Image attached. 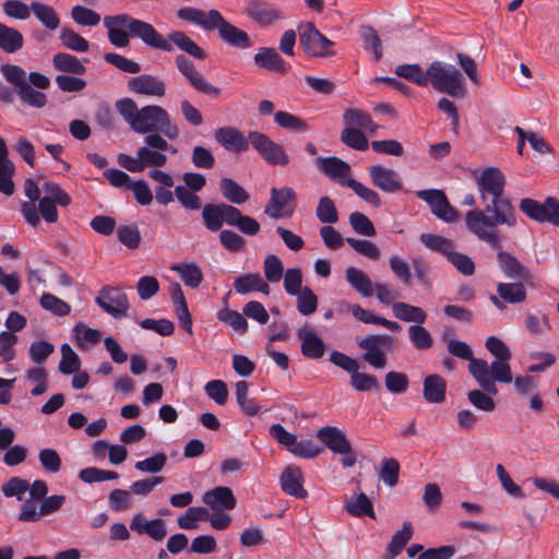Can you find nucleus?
<instances>
[{"label": "nucleus", "mask_w": 559, "mask_h": 559, "mask_svg": "<svg viewBox=\"0 0 559 559\" xmlns=\"http://www.w3.org/2000/svg\"><path fill=\"white\" fill-rule=\"evenodd\" d=\"M479 199L491 202L485 209H474L466 213V228L480 241L490 248L498 249L502 239L497 226L515 227L518 224L516 210L508 198H503L506 176L498 167H486L475 178Z\"/></svg>", "instance_id": "nucleus-1"}, {"label": "nucleus", "mask_w": 559, "mask_h": 559, "mask_svg": "<svg viewBox=\"0 0 559 559\" xmlns=\"http://www.w3.org/2000/svg\"><path fill=\"white\" fill-rule=\"evenodd\" d=\"M103 25L107 29L109 43L117 48H124L129 46L131 38H136L151 48L167 52L173 50L171 45L152 24L128 13L106 15Z\"/></svg>", "instance_id": "nucleus-2"}, {"label": "nucleus", "mask_w": 559, "mask_h": 559, "mask_svg": "<svg viewBox=\"0 0 559 559\" xmlns=\"http://www.w3.org/2000/svg\"><path fill=\"white\" fill-rule=\"evenodd\" d=\"M117 111L130 128L139 134L163 133L169 140L179 136V128L170 120L166 109L158 105H146L141 109L131 98H122L116 103Z\"/></svg>", "instance_id": "nucleus-3"}, {"label": "nucleus", "mask_w": 559, "mask_h": 559, "mask_svg": "<svg viewBox=\"0 0 559 559\" xmlns=\"http://www.w3.org/2000/svg\"><path fill=\"white\" fill-rule=\"evenodd\" d=\"M180 20L190 22L206 32L217 31L221 39L237 48L250 47L248 34L227 22L219 11H203L193 7H183L177 11Z\"/></svg>", "instance_id": "nucleus-4"}, {"label": "nucleus", "mask_w": 559, "mask_h": 559, "mask_svg": "<svg viewBox=\"0 0 559 559\" xmlns=\"http://www.w3.org/2000/svg\"><path fill=\"white\" fill-rule=\"evenodd\" d=\"M168 142L160 133H151L144 138V145L139 147L135 156L120 153L118 164L131 171L141 173L146 168H160L167 164Z\"/></svg>", "instance_id": "nucleus-5"}, {"label": "nucleus", "mask_w": 559, "mask_h": 559, "mask_svg": "<svg viewBox=\"0 0 559 559\" xmlns=\"http://www.w3.org/2000/svg\"><path fill=\"white\" fill-rule=\"evenodd\" d=\"M204 226L211 231H217L226 223L238 228L247 236H255L260 231V224L253 217L243 215L239 209L231 204H205L202 209Z\"/></svg>", "instance_id": "nucleus-6"}, {"label": "nucleus", "mask_w": 559, "mask_h": 559, "mask_svg": "<svg viewBox=\"0 0 559 559\" xmlns=\"http://www.w3.org/2000/svg\"><path fill=\"white\" fill-rule=\"evenodd\" d=\"M436 91L454 98H464L467 94L463 73L451 63L432 61L428 66V85Z\"/></svg>", "instance_id": "nucleus-7"}, {"label": "nucleus", "mask_w": 559, "mask_h": 559, "mask_svg": "<svg viewBox=\"0 0 559 559\" xmlns=\"http://www.w3.org/2000/svg\"><path fill=\"white\" fill-rule=\"evenodd\" d=\"M447 349L451 355L468 361V371L480 389H484L491 394L498 393L497 384H492L487 377V360L475 358L473 356V350L467 343L456 338H451L447 343Z\"/></svg>", "instance_id": "nucleus-8"}, {"label": "nucleus", "mask_w": 559, "mask_h": 559, "mask_svg": "<svg viewBox=\"0 0 559 559\" xmlns=\"http://www.w3.org/2000/svg\"><path fill=\"white\" fill-rule=\"evenodd\" d=\"M356 343L364 350L362 360L374 369L385 368L388 355L396 347V340L389 334H370Z\"/></svg>", "instance_id": "nucleus-9"}, {"label": "nucleus", "mask_w": 559, "mask_h": 559, "mask_svg": "<svg viewBox=\"0 0 559 559\" xmlns=\"http://www.w3.org/2000/svg\"><path fill=\"white\" fill-rule=\"evenodd\" d=\"M486 348L495 356V360L490 364L487 362V377L496 384L511 383L512 371L510 359L512 357L511 350L507 344L497 336H489L485 343Z\"/></svg>", "instance_id": "nucleus-10"}, {"label": "nucleus", "mask_w": 559, "mask_h": 559, "mask_svg": "<svg viewBox=\"0 0 559 559\" xmlns=\"http://www.w3.org/2000/svg\"><path fill=\"white\" fill-rule=\"evenodd\" d=\"M317 438L333 453L343 455V467H353L357 455L346 433L335 426H324L317 431Z\"/></svg>", "instance_id": "nucleus-11"}, {"label": "nucleus", "mask_w": 559, "mask_h": 559, "mask_svg": "<svg viewBox=\"0 0 559 559\" xmlns=\"http://www.w3.org/2000/svg\"><path fill=\"white\" fill-rule=\"evenodd\" d=\"M249 142L269 165L284 167L289 164V156L286 154L284 146L273 141L265 133L250 131Z\"/></svg>", "instance_id": "nucleus-12"}, {"label": "nucleus", "mask_w": 559, "mask_h": 559, "mask_svg": "<svg viewBox=\"0 0 559 559\" xmlns=\"http://www.w3.org/2000/svg\"><path fill=\"white\" fill-rule=\"evenodd\" d=\"M519 207L533 221L559 227V201L555 198H547L543 203L525 198L520 201Z\"/></svg>", "instance_id": "nucleus-13"}, {"label": "nucleus", "mask_w": 559, "mask_h": 559, "mask_svg": "<svg viewBox=\"0 0 559 559\" xmlns=\"http://www.w3.org/2000/svg\"><path fill=\"white\" fill-rule=\"evenodd\" d=\"M264 213L271 218L290 217L296 209L297 195L293 188H272Z\"/></svg>", "instance_id": "nucleus-14"}, {"label": "nucleus", "mask_w": 559, "mask_h": 559, "mask_svg": "<svg viewBox=\"0 0 559 559\" xmlns=\"http://www.w3.org/2000/svg\"><path fill=\"white\" fill-rule=\"evenodd\" d=\"M299 41L304 50L312 57L333 56L334 43L321 34L312 23L300 27Z\"/></svg>", "instance_id": "nucleus-15"}, {"label": "nucleus", "mask_w": 559, "mask_h": 559, "mask_svg": "<svg viewBox=\"0 0 559 559\" xmlns=\"http://www.w3.org/2000/svg\"><path fill=\"white\" fill-rule=\"evenodd\" d=\"M416 195L429 205L432 214L439 219L445 223L457 221L459 212L450 204L443 191L437 189L419 190Z\"/></svg>", "instance_id": "nucleus-16"}, {"label": "nucleus", "mask_w": 559, "mask_h": 559, "mask_svg": "<svg viewBox=\"0 0 559 559\" xmlns=\"http://www.w3.org/2000/svg\"><path fill=\"white\" fill-rule=\"evenodd\" d=\"M175 64L178 71L186 78L192 87L205 95L218 97L222 90L205 80V78L195 69L193 62L183 55L175 58Z\"/></svg>", "instance_id": "nucleus-17"}, {"label": "nucleus", "mask_w": 559, "mask_h": 559, "mask_svg": "<svg viewBox=\"0 0 559 559\" xmlns=\"http://www.w3.org/2000/svg\"><path fill=\"white\" fill-rule=\"evenodd\" d=\"M96 304L116 319L126 317L129 309L127 295L118 288H103Z\"/></svg>", "instance_id": "nucleus-18"}, {"label": "nucleus", "mask_w": 559, "mask_h": 559, "mask_svg": "<svg viewBox=\"0 0 559 559\" xmlns=\"http://www.w3.org/2000/svg\"><path fill=\"white\" fill-rule=\"evenodd\" d=\"M526 288L522 283H499L497 295H490L489 300L497 309L504 310L506 304H521L526 300Z\"/></svg>", "instance_id": "nucleus-19"}, {"label": "nucleus", "mask_w": 559, "mask_h": 559, "mask_svg": "<svg viewBox=\"0 0 559 559\" xmlns=\"http://www.w3.org/2000/svg\"><path fill=\"white\" fill-rule=\"evenodd\" d=\"M372 185L386 193H394L403 188L401 176L391 168L377 164L369 168Z\"/></svg>", "instance_id": "nucleus-20"}, {"label": "nucleus", "mask_w": 559, "mask_h": 559, "mask_svg": "<svg viewBox=\"0 0 559 559\" xmlns=\"http://www.w3.org/2000/svg\"><path fill=\"white\" fill-rule=\"evenodd\" d=\"M316 166L318 169L323 173L326 177H329L334 182H337L341 186H346V182L352 179L350 178V166L348 163L343 159L329 156V157H317Z\"/></svg>", "instance_id": "nucleus-21"}, {"label": "nucleus", "mask_w": 559, "mask_h": 559, "mask_svg": "<svg viewBox=\"0 0 559 559\" xmlns=\"http://www.w3.org/2000/svg\"><path fill=\"white\" fill-rule=\"evenodd\" d=\"M247 15L255 23L265 26L275 21L284 19L282 10L275 5L262 0H251L246 7Z\"/></svg>", "instance_id": "nucleus-22"}, {"label": "nucleus", "mask_w": 559, "mask_h": 559, "mask_svg": "<svg viewBox=\"0 0 559 559\" xmlns=\"http://www.w3.org/2000/svg\"><path fill=\"white\" fill-rule=\"evenodd\" d=\"M214 138L226 151L233 153L246 152L250 146L249 135L246 138L242 132L235 127H222L216 129Z\"/></svg>", "instance_id": "nucleus-23"}, {"label": "nucleus", "mask_w": 559, "mask_h": 559, "mask_svg": "<svg viewBox=\"0 0 559 559\" xmlns=\"http://www.w3.org/2000/svg\"><path fill=\"white\" fill-rule=\"evenodd\" d=\"M128 87L132 93L153 96L164 97L166 94V84L163 80L152 74H140L128 81Z\"/></svg>", "instance_id": "nucleus-24"}, {"label": "nucleus", "mask_w": 559, "mask_h": 559, "mask_svg": "<svg viewBox=\"0 0 559 559\" xmlns=\"http://www.w3.org/2000/svg\"><path fill=\"white\" fill-rule=\"evenodd\" d=\"M130 530L139 535H147L156 542L163 540L167 535L166 523L162 519L146 520L142 513L133 516Z\"/></svg>", "instance_id": "nucleus-25"}, {"label": "nucleus", "mask_w": 559, "mask_h": 559, "mask_svg": "<svg viewBox=\"0 0 559 559\" xmlns=\"http://www.w3.org/2000/svg\"><path fill=\"white\" fill-rule=\"evenodd\" d=\"M202 501L215 512L230 511L236 507V498L229 487L217 486L212 490L206 491Z\"/></svg>", "instance_id": "nucleus-26"}, {"label": "nucleus", "mask_w": 559, "mask_h": 559, "mask_svg": "<svg viewBox=\"0 0 559 559\" xmlns=\"http://www.w3.org/2000/svg\"><path fill=\"white\" fill-rule=\"evenodd\" d=\"M281 487L284 492L296 498L307 497L304 488V476L301 469L295 465H288L281 474Z\"/></svg>", "instance_id": "nucleus-27"}, {"label": "nucleus", "mask_w": 559, "mask_h": 559, "mask_svg": "<svg viewBox=\"0 0 559 559\" xmlns=\"http://www.w3.org/2000/svg\"><path fill=\"white\" fill-rule=\"evenodd\" d=\"M297 336L301 341V353L305 357L319 359L324 355L325 345L323 341L308 326L299 328Z\"/></svg>", "instance_id": "nucleus-28"}, {"label": "nucleus", "mask_w": 559, "mask_h": 559, "mask_svg": "<svg viewBox=\"0 0 559 559\" xmlns=\"http://www.w3.org/2000/svg\"><path fill=\"white\" fill-rule=\"evenodd\" d=\"M24 192L28 198V202L24 201L21 204V213L24 219L33 227L38 226L39 224V215L37 213V207L35 205V201H39L40 191L37 185L32 179H26L24 182Z\"/></svg>", "instance_id": "nucleus-29"}, {"label": "nucleus", "mask_w": 559, "mask_h": 559, "mask_svg": "<svg viewBox=\"0 0 559 559\" xmlns=\"http://www.w3.org/2000/svg\"><path fill=\"white\" fill-rule=\"evenodd\" d=\"M253 60L259 68L271 72L284 74L288 70L286 62L274 48H260L254 55Z\"/></svg>", "instance_id": "nucleus-30"}, {"label": "nucleus", "mask_w": 559, "mask_h": 559, "mask_svg": "<svg viewBox=\"0 0 559 559\" xmlns=\"http://www.w3.org/2000/svg\"><path fill=\"white\" fill-rule=\"evenodd\" d=\"M498 248L497 260L498 266L502 273L512 280H524L528 275V270L510 252Z\"/></svg>", "instance_id": "nucleus-31"}, {"label": "nucleus", "mask_w": 559, "mask_h": 559, "mask_svg": "<svg viewBox=\"0 0 559 559\" xmlns=\"http://www.w3.org/2000/svg\"><path fill=\"white\" fill-rule=\"evenodd\" d=\"M234 289L237 294L246 295L251 292L270 294V286L259 273H249L237 277L234 282Z\"/></svg>", "instance_id": "nucleus-32"}, {"label": "nucleus", "mask_w": 559, "mask_h": 559, "mask_svg": "<svg viewBox=\"0 0 559 559\" xmlns=\"http://www.w3.org/2000/svg\"><path fill=\"white\" fill-rule=\"evenodd\" d=\"M345 277L349 286L362 297L373 295L374 284L362 270L349 266L345 271Z\"/></svg>", "instance_id": "nucleus-33"}, {"label": "nucleus", "mask_w": 559, "mask_h": 559, "mask_svg": "<svg viewBox=\"0 0 559 559\" xmlns=\"http://www.w3.org/2000/svg\"><path fill=\"white\" fill-rule=\"evenodd\" d=\"M424 397L428 403L439 404L445 400L447 382L439 374H429L424 379Z\"/></svg>", "instance_id": "nucleus-34"}, {"label": "nucleus", "mask_w": 559, "mask_h": 559, "mask_svg": "<svg viewBox=\"0 0 559 559\" xmlns=\"http://www.w3.org/2000/svg\"><path fill=\"white\" fill-rule=\"evenodd\" d=\"M343 121L347 127L360 128L371 134L376 133L379 128L369 114L357 108L346 109L343 114Z\"/></svg>", "instance_id": "nucleus-35"}, {"label": "nucleus", "mask_w": 559, "mask_h": 559, "mask_svg": "<svg viewBox=\"0 0 559 559\" xmlns=\"http://www.w3.org/2000/svg\"><path fill=\"white\" fill-rule=\"evenodd\" d=\"M166 40L173 44L180 50L187 52L195 59L204 60L206 58L205 51L198 46V44L181 31H174L168 34Z\"/></svg>", "instance_id": "nucleus-36"}, {"label": "nucleus", "mask_w": 559, "mask_h": 559, "mask_svg": "<svg viewBox=\"0 0 559 559\" xmlns=\"http://www.w3.org/2000/svg\"><path fill=\"white\" fill-rule=\"evenodd\" d=\"M392 312L396 319L404 322L424 324L427 320V313L423 308L403 301L394 302L392 305Z\"/></svg>", "instance_id": "nucleus-37"}, {"label": "nucleus", "mask_w": 559, "mask_h": 559, "mask_svg": "<svg viewBox=\"0 0 559 559\" xmlns=\"http://www.w3.org/2000/svg\"><path fill=\"white\" fill-rule=\"evenodd\" d=\"M218 187L223 198L231 204H243L250 198L248 191L231 178H222Z\"/></svg>", "instance_id": "nucleus-38"}, {"label": "nucleus", "mask_w": 559, "mask_h": 559, "mask_svg": "<svg viewBox=\"0 0 559 559\" xmlns=\"http://www.w3.org/2000/svg\"><path fill=\"white\" fill-rule=\"evenodd\" d=\"M24 45V37L22 33L10 27L3 23H0V49L7 53H14L22 49Z\"/></svg>", "instance_id": "nucleus-39"}, {"label": "nucleus", "mask_w": 559, "mask_h": 559, "mask_svg": "<svg viewBox=\"0 0 559 559\" xmlns=\"http://www.w3.org/2000/svg\"><path fill=\"white\" fill-rule=\"evenodd\" d=\"M346 512L356 518L369 516L376 519V513L370 499L366 493L360 492L358 496L349 498L344 506Z\"/></svg>", "instance_id": "nucleus-40"}, {"label": "nucleus", "mask_w": 559, "mask_h": 559, "mask_svg": "<svg viewBox=\"0 0 559 559\" xmlns=\"http://www.w3.org/2000/svg\"><path fill=\"white\" fill-rule=\"evenodd\" d=\"M32 13L48 29L56 31L60 19L53 7L38 1L32 2Z\"/></svg>", "instance_id": "nucleus-41"}, {"label": "nucleus", "mask_w": 559, "mask_h": 559, "mask_svg": "<svg viewBox=\"0 0 559 559\" xmlns=\"http://www.w3.org/2000/svg\"><path fill=\"white\" fill-rule=\"evenodd\" d=\"M274 122L280 128L296 133H306L310 130L305 119L284 110H278L274 114Z\"/></svg>", "instance_id": "nucleus-42"}, {"label": "nucleus", "mask_w": 559, "mask_h": 559, "mask_svg": "<svg viewBox=\"0 0 559 559\" xmlns=\"http://www.w3.org/2000/svg\"><path fill=\"white\" fill-rule=\"evenodd\" d=\"M52 64L57 71L66 73L81 75L86 71L85 66L78 57L67 52L56 53L52 58Z\"/></svg>", "instance_id": "nucleus-43"}, {"label": "nucleus", "mask_w": 559, "mask_h": 559, "mask_svg": "<svg viewBox=\"0 0 559 559\" xmlns=\"http://www.w3.org/2000/svg\"><path fill=\"white\" fill-rule=\"evenodd\" d=\"M170 270L178 273L185 285L188 287L197 288L203 281V273L200 266L194 262L175 264Z\"/></svg>", "instance_id": "nucleus-44"}, {"label": "nucleus", "mask_w": 559, "mask_h": 559, "mask_svg": "<svg viewBox=\"0 0 559 559\" xmlns=\"http://www.w3.org/2000/svg\"><path fill=\"white\" fill-rule=\"evenodd\" d=\"M423 245L435 252H439L447 259L455 250L453 240L435 234H421L419 237Z\"/></svg>", "instance_id": "nucleus-45"}, {"label": "nucleus", "mask_w": 559, "mask_h": 559, "mask_svg": "<svg viewBox=\"0 0 559 559\" xmlns=\"http://www.w3.org/2000/svg\"><path fill=\"white\" fill-rule=\"evenodd\" d=\"M394 73L412 83H415L419 86L428 85V68L426 71L417 63H407L397 66L394 70Z\"/></svg>", "instance_id": "nucleus-46"}, {"label": "nucleus", "mask_w": 559, "mask_h": 559, "mask_svg": "<svg viewBox=\"0 0 559 559\" xmlns=\"http://www.w3.org/2000/svg\"><path fill=\"white\" fill-rule=\"evenodd\" d=\"M210 519V512L204 507H189L183 514H181L177 524L181 530H195L198 527L197 522L207 521Z\"/></svg>", "instance_id": "nucleus-47"}, {"label": "nucleus", "mask_w": 559, "mask_h": 559, "mask_svg": "<svg viewBox=\"0 0 559 559\" xmlns=\"http://www.w3.org/2000/svg\"><path fill=\"white\" fill-rule=\"evenodd\" d=\"M413 537V526L411 522H404L402 530L394 533L388 546L389 557L384 559H394Z\"/></svg>", "instance_id": "nucleus-48"}, {"label": "nucleus", "mask_w": 559, "mask_h": 559, "mask_svg": "<svg viewBox=\"0 0 559 559\" xmlns=\"http://www.w3.org/2000/svg\"><path fill=\"white\" fill-rule=\"evenodd\" d=\"M59 39L64 48L75 52H85L90 47L84 37L69 27H63L60 31Z\"/></svg>", "instance_id": "nucleus-49"}, {"label": "nucleus", "mask_w": 559, "mask_h": 559, "mask_svg": "<svg viewBox=\"0 0 559 559\" xmlns=\"http://www.w3.org/2000/svg\"><path fill=\"white\" fill-rule=\"evenodd\" d=\"M409 341L417 350L430 349L433 340L429 331L423 324H413L407 329Z\"/></svg>", "instance_id": "nucleus-50"}, {"label": "nucleus", "mask_w": 559, "mask_h": 559, "mask_svg": "<svg viewBox=\"0 0 559 559\" xmlns=\"http://www.w3.org/2000/svg\"><path fill=\"white\" fill-rule=\"evenodd\" d=\"M0 72L7 82L14 86L16 94L28 84L26 72L20 66L9 63L2 64L0 67Z\"/></svg>", "instance_id": "nucleus-51"}, {"label": "nucleus", "mask_w": 559, "mask_h": 559, "mask_svg": "<svg viewBox=\"0 0 559 559\" xmlns=\"http://www.w3.org/2000/svg\"><path fill=\"white\" fill-rule=\"evenodd\" d=\"M39 304L43 309L58 317H64L71 312V307L68 302L50 293H44Z\"/></svg>", "instance_id": "nucleus-52"}, {"label": "nucleus", "mask_w": 559, "mask_h": 559, "mask_svg": "<svg viewBox=\"0 0 559 559\" xmlns=\"http://www.w3.org/2000/svg\"><path fill=\"white\" fill-rule=\"evenodd\" d=\"M61 360L59 362V371L63 374H72L80 369L81 361L78 354L69 344L61 345Z\"/></svg>", "instance_id": "nucleus-53"}, {"label": "nucleus", "mask_w": 559, "mask_h": 559, "mask_svg": "<svg viewBox=\"0 0 559 559\" xmlns=\"http://www.w3.org/2000/svg\"><path fill=\"white\" fill-rule=\"evenodd\" d=\"M317 218L323 224H334L338 221V214L333 200L321 197L316 209Z\"/></svg>", "instance_id": "nucleus-54"}, {"label": "nucleus", "mask_w": 559, "mask_h": 559, "mask_svg": "<svg viewBox=\"0 0 559 559\" xmlns=\"http://www.w3.org/2000/svg\"><path fill=\"white\" fill-rule=\"evenodd\" d=\"M73 331L75 333L78 346L81 348H86L88 346L97 344L102 337L100 331L87 328L82 322H79L74 326Z\"/></svg>", "instance_id": "nucleus-55"}, {"label": "nucleus", "mask_w": 559, "mask_h": 559, "mask_svg": "<svg viewBox=\"0 0 559 559\" xmlns=\"http://www.w3.org/2000/svg\"><path fill=\"white\" fill-rule=\"evenodd\" d=\"M217 319L233 328L236 332L241 334L247 332V320L245 319L243 314L236 310H230L228 308L222 309L217 312Z\"/></svg>", "instance_id": "nucleus-56"}, {"label": "nucleus", "mask_w": 559, "mask_h": 559, "mask_svg": "<svg viewBox=\"0 0 559 559\" xmlns=\"http://www.w3.org/2000/svg\"><path fill=\"white\" fill-rule=\"evenodd\" d=\"M350 384L358 392L380 389V383L376 376L367 372H359V369H355V372L350 373Z\"/></svg>", "instance_id": "nucleus-57"}, {"label": "nucleus", "mask_w": 559, "mask_h": 559, "mask_svg": "<svg viewBox=\"0 0 559 559\" xmlns=\"http://www.w3.org/2000/svg\"><path fill=\"white\" fill-rule=\"evenodd\" d=\"M71 17L81 26H97L102 20L96 11L83 5H74L71 10Z\"/></svg>", "instance_id": "nucleus-58"}, {"label": "nucleus", "mask_w": 559, "mask_h": 559, "mask_svg": "<svg viewBox=\"0 0 559 559\" xmlns=\"http://www.w3.org/2000/svg\"><path fill=\"white\" fill-rule=\"evenodd\" d=\"M3 13L11 19L25 21L32 13V3L27 5L21 0H5L2 3Z\"/></svg>", "instance_id": "nucleus-59"}, {"label": "nucleus", "mask_w": 559, "mask_h": 559, "mask_svg": "<svg viewBox=\"0 0 559 559\" xmlns=\"http://www.w3.org/2000/svg\"><path fill=\"white\" fill-rule=\"evenodd\" d=\"M342 142L357 151H366L368 148V140L364 132L356 128L347 127L342 131Z\"/></svg>", "instance_id": "nucleus-60"}, {"label": "nucleus", "mask_w": 559, "mask_h": 559, "mask_svg": "<svg viewBox=\"0 0 559 559\" xmlns=\"http://www.w3.org/2000/svg\"><path fill=\"white\" fill-rule=\"evenodd\" d=\"M400 463L395 459H383L379 469V478L388 486L393 487L399 481Z\"/></svg>", "instance_id": "nucleus-61"}, {"label": "nucleus", "mask_w": 559, "mask_h": 559, "mask_svg": "<svg viewBox=\"0 0 559 559\" xmlns=\"http://www.w3.org/2000/svg\"><path fill=\"white\" fill-rule=\"evenodd\" d=\"M295 296L297 297V310L302 316H310L316 312L318 297L308 286H305L302 290Z\"/></svg>", "instance_id": "nucleus-62"}, {"label": "nucleus", "mask_w": 559, "mask_h": 559, "mask_svg": "<svg viewBox=\"0 0 559 559\" xmlns=\"http://www.w3.org/2000/svg\"><path fill=\"white\" fill-rule=\"evenodd\" d=\"M492 394L481 390H473L467 393L469 403L479 411L493 412L496 408V402L491 396Z\"/></svg>", "instance_id": "nucleus-63"}, {"label": "nucleus", "mask_w": 559, "mask_h": 559, "mask_svg": "<svg viewBox=\"0 0 559 559\" xmlns=\"http://www.w3.org/2000/svg\"><path fill=\"white\" fill-rule=\"evenodd\" d=\"M29 488V483L26 479L14 476L2 485V493L7 498L15 497L19 501L23 500L25 492Z\"/></svg>", "instance_id": "nucleus-64"}]
</instances>
